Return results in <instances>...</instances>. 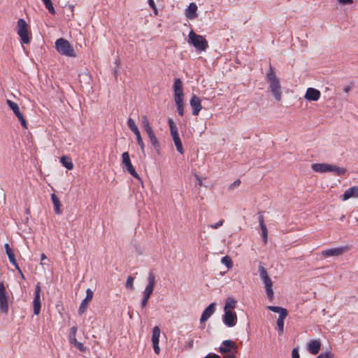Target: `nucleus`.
Wrapping results in <instances>:
<instances>
[{"mask_svg": "<svg viewBox=\"0 0 358 358\" xmlns=\"http://www.w3.org/2000/svg\"><path fill=\"white\" fill-rule=\"evenodd\" d=\"M266 78L269 85L268 89L273 96L277 101H280L282 98L281 86L280 80L275 75V69L271 64H269V69L266 73Z\"/></svg>", "mask_w": 358, "mask_h": 358, "instance_id": "f257e3e1", "label": "nucleus"}, {"mask_svg": "<svg viewBox=\"0 0 358 358\" xmlns=\"http://www.w3.org/2000/svg\"><path fill=\"white\" fill-rule=\"evenodd\" d=\"M174 101L176 105L177 111L180 116L184 115L183 107V87L182 80L180 78H176L173 83Z\"/></svg>", "mask_w": 358, "mask_h": 358, "instance_id": "f03ea898", "label": "nucleus"}, {"mask_svg": "<svg viewBox=\"0 0 358 358\" xmlns=\"http://www.w3.org/2000/svg\"><path fill=\"white\" fill-rule=\"evenodd\" d=\"M188 43L192 45L198 52H205L208 48V41L201 36L191 30L188 35Z\"/></svg>", "mask_w": 358, "mask_h": 358, "instance_id": "7ed1b4c3", "label": "nucleus"}, {"mask_svg": "<svg viewBox=\"0 0 358 358\" xmlns=\"http://www.w3.org/2000/svg\"><path fill=\"white\" fill-rule=\"evenodd\" d=\"M155 286V275L153 272L150 271L148 275V284L143 292V299L141 303L142 308L146 307L148 301L152 295Z\"/></svg>", "mask_w": 358, "mask_h": 358, "instance_id": "20e7f679", "label": "nucleus"}, {"mask_svg": "<svg viewBox=\"0 0 358 358\" xmlns=\"http://www.w3.org/2000/svg\"><path fill=\"white\" fill-rule=\"evenodd\" d=\"M267 308L273 313H279L276 324L278 334L281 335L284 331V320L288 315L287 310L280 306H268Z\"/></svg>", "mask_w": 358, "mask_h": 358, "instance_id": "39448f33", "label": "nucleus"}, {"mask_svg": "<svg viewBox=\"0 0 358 358\" xmlns=\"http://www.w3.org/2000/svg\"><path fill=\"white\" fill-rule=\"evenodd\" d=\"M55 47L57 50L62 55L68 57H75V51L70 43L63 38H60L55 42Z\"/></svg>", "mask_w": 358, "mask_h": 358, "instance_id": "423d86ee", "label": "nucleus"}, {"mask_svg": "<svg viewBox=\"0 0 358 358\" xmlns=\"http://www.w3.org/2000/svg\"><path fill=\"white\" fill-rule=\"evenodd\" d=\"M17 34L19 35L22 43L28 44L30 42V37L29 36L28 25L23 18H20L17 20Z\"/></svg>", "mask_w": 358, "mask_h": 358, "instance_id": "0eeeda50", "label": "nucleus"}, {"mask_svg": "<svg viewBox=\"0 0 358 358\" xmlns=\"http://www.w3.org/2000/svg\"><path fill=\"white\" fill-rule=\"evenodd\" d=\"M8 299L9 295L6 292L4 283L3 281L0 280V310L5 314L8 311Z\"/></svg>", "mask_w": 358, "mask_h": 358, "instance_id": "6e6552de", "label": "nucleus"}, {"mask_svg": "<svg viewBox=\"0 0 358 358\" xmlns=\"http://www.w3.org/2000/svg\"><path fill=\"white\" fill-rule=\"evenodd\" d=\"M349 247L347 245L341 246L338 248H329L327 250H324L321 252L320 255L323 258H327L329 257H338L343 255L344 252L348 251Z\"/></svg>", "mask_w": 358, "mask_h": 358, "instance_id": "1a4fd4ad", "label": "nucleus"}, {"mask_svg": "<svg viewBox=\"0 0 358 358\" xmlns=\"http://www.w3.org/2000/svg\"><path fill=\"white\" fill-rule=\"evenodd\" d=\"M127 125H128L129 128L130 129V130L131 131H133L134 134H135L137 143L139 145L142 152L144 153L145 152V144L143 141L140 131L138 130V127L136 126V124L135 123V121L132 118L129 117L127 120Z\"/></svg>", "mask_w": 358, "mask_h": 358, "instance_id": "9d476101", "label": "nucleus"}, {"mask_svg": "<svg viewBox=\"0 0 358 358\" xmlns=\"http://www.w3.org/2000/svg\"><path fill=\"white\" fill-rule=\"evenodd\" d=\"M122 164L126 167L127 171L135 178L141 180L139 175L136 173L133 166L128 152H124L122 155Z\"/></svg>", "mask_w": 358, "mask_h": 358, "instance_id": "9b49d317", "label": "nucleus"}, {"mask_svg": "<svg viewBox=\"0 0 358 358\" xmlns=\"http://www.w3.org/2000/svg\"><path fill=\"white\" fill-rule=\"evenodd\" d=\"M222 322L228 327H233L237 323L236 313L232 310L224 311L222 315Z\"/></svg>", "mask_w": 358, "mask_h": 358, "instance_id": "f8f14e48", "label": "nucleus"}, {"mask_svg": "<svg viewBox=\"0 0 358 358\" xmlns=\"http://www.w3.org/2000/svg\"><path fill=\"white\" fill-rule=\"evenodd\" d=\"M40 292L41 286L40 284L38 283L35 287L34 298L33 301L34 314L36 315H38L40 313L41 308Z\"/></svg>", "mask_w": 358, "mask_h": 358, "instance_id": "ddd939ff", "label": "nucleus"}, {"mask_svg": "<svg viewBox=\"0 0 358 358\" xmlns=\"http://www.w3.org/2000/svg\"><path fill=\"white\" fill-rule=\"evenodd\" d=\"M160 332L161 331L158 326H155L152 328V342L154 351L157 355H159L160 353V348L159 345Z\"/></svg>", "mask_w": 358, "mask_h": 358, "instance_id": "4468645a", "label": "nucleus"}, {"mask_svg": "<svg viewBox=\"0 0 358 358\" xmlns=\"http://www.w3.org/2000/svg\"><path fill=\"white\" fill-rule=\"evenodd\" d=\"M93 292L89 288L86 290V296L81 301L80 305L78 308V314L80 315H83L87 308L88 302L90 301L93 298Z\"/></svg>", "mask_w": 358, "mask_h": 358, "instance_id": "2eb2a0df", "label": "nucleus"}, {"mask_svg": "<svg viewBox=\"0 0 358 358\" xmlns=\"http://www.w3.org/2000/svg\"><path fill=\"white\" fill-rule=\"evenodd\" d=\"M189 104L192 108V115H197L202 109L201 100L196 95L193 94L189 101Z\"/></svg>", "mask_w": 358, "mask_h": 358, "instance_id": "dca6fc26", "label": "nucleus"}, {"mask_svg": "<svg viewBox=\"0 0 358 358\" xmlns=\"http://www.w3.org/2000/svg\"><path fill=\"white\" fill-rule=\"evenodd\" d=\"M320 92L313 87H308L304 95V99L308 101H317L320 98Z\"/></svg>", "mask_w": 358, "mask_h": 358, "instance_id": "f3484780", "label": "nucleus"}, {"mask_svg": "<svg viewBox=\"0 0 358 358\" xmlns=\"http://www.w3.org/2000/svg\"><path fill=\"white\" fill-rule=\"evenodd\" d=\"M234 349H237L236 344L231 340H225L219 348V352L221 353H227L231 351H234Z\"/></svg>", "mask_w": 358, "mask_h": 358, "instance_id": "a211bd4d", "label": "nucleus"}, {"mask_svg": "<svg viewBox=\"0 0 358 358\" xmlns=\"http://www.w3.org/2000/svg\"><path fill=\"white\" fill-rule=\"evenodd\" d=\"M4 249L10 264L15 266L17 271H20V268L19 267V265L15 260L13 250L10 248L8 243L4 244Z\"/></svg>", "mask_w": 358, "mask_h": 358, "instance_id": "6ab92c4d", "label": "nucleus"}, {"mask_svg": "<svg viewBox=\"0 0 358 358\" xmlns=\"http://www.w3.org/2000/svg\"><path fill=\"white\" fill-rule=\"evenodd\" d=\"M215 311V303H210L206 308V309L203 310V312L202 313L201 318H200V322H203L206 321L207 320H208L211 317V315H213Z\"/></svg>", "mask_w": 358, "mask_h": 358, "instance_id": "aec40b11", "label": "nucleus"}, {"mask_svg": "<svg viewBox=\"0 0 358 358\" xmlns=\"http://www.w3.org/2000/svg\"><path fill=\"white\" fill-rule=\"evenodd\" d=\"M331 165L325 163H315L311 165V168L317 173H327L331 172Z\"/></svg>", "mask_w": 358, "mask_h": 358, "instance_id": "412c9836", "label": "nucleus"}, {"mask_svg": "<svg viewBox=\"0 0 358 358\" xmlns=\"http://www.w3.org/2000/svg\"><path fill=\"white\" fill-rule=\"evenodd\" d=\"M358 197V186L355 185L347 189L342 196V199L346 201L350 198Z\"/></svg>", "mask_w": 358, "mask_h": 358, "instance_id": "4be33fe9", "label": "nucleus"}, {"mask_svg": "<svg viewBox=\"0 0 358 358\" xmlns=\"http://www.w3.org/2000/svg\"><path fill=\"white\" fill-rule=\"evenodd\" d=\"M197 6L195 3H190L185 10V16L190 20L194 19L197 16Z\"/></svg>", "mask_w": 358, "mask_h": 358, "instance_id": "5701e85b", "label": "nucleus"}, {"mask_svg": "<svg viewBox=\"0 0 358 358\" xmlns=\"http://www.w3.org/2000/svg\"><path fill=\"white\" fill-rule=\"evenodd\" d=\"M321 343L318 340H312L308 344V350L312 355H317L320 349Z\"/></svg>", "mask_w": 358, "mask_h": 358, "instance_id": "b1692460", "label": "nucleus"}, {"mask_svg": "<svg viewBox=\"0 0 358 358\" xmlns=\"http://www.w3.org/2000/svg\"><path fill=\"white\" fill-rule=\"evenodd\" d=\"M51 200H52V203L54 205V208H55V214L60 215L62 213V210H61L62 204H61V202L59 201V199L58 198V196L55 193H52L51 194Z\"/></svg>", "mask_w": 358, "mask_h": 358, "instance_id": "393cba45", "label": "nucleus"}, {"mask_svg": "<svg viewBox=\"0 0 358 358\" xmlns=\"http://www.w3.org/2000/svg\"><path fill=\"white\" fill-rule=\"evenodd\" d=\"M259 227L262 231V240L264 243L267 241V228L264 223V217L262 215H259L258 217Z\"/></svg>", "mask_w": 358, "mask_h": 358, "instance_id": "a878e982", "label": "nucleus"}, {"mask_svg": "<svg viewBox=\"0 0 358 358\" xmlns=\"http://www.w3.org/2000/svg\"><path fill=\"white\" fill-rule=\"evenodd\" d=\"M171 136L173 138L174 144H175V145L176 147L177 151L180 154H183L184 153V149H183L182 144V142L180 141V138L178 133V134H175L172 135Z\"/></svg>", "mask_w": 358, "mask_h": 358, "instance_id": "bb28decb", "label": "nucleus"}, {"mask_svg": "<svg viewBox=\"0 0 358 358\" xmlns=\"http://www.w3.org/2000/svg\"><path fill=\"white\" fill-rule=\"evenodd\" d=\"M148 137L150 138L151 144L155 148L156 151L157 152H159V151L160 150V143H159L157 138L156 137L154 131L150 133V134H148Z\"/></svg>", "mask_w": 358, "mask_h": 358, "instance_id": "cd10ccee", "label": "nucleus"}, {"mask_svg": "<svg viewBox=\"0 0 358 358\" xmlns=\"http://www.w3.org/2000/svg\"><path fill=\"white\" fill-rule=\"evenodd\" d=\"M237 301L233 297H228L226 299L224 311L231 310L236 306Z\"/></svg>", "mask_w": 358, "mask_h": 358, "instance_id": "c85d7f7f", "label": "nucleus"}, {"mask_svg": "<svg viewBox=\"0 0 358 358\" xmlns=\"http://www.w3.org/2000/svg\"><path fill=\"white\" fill-rule=\"evenodd\" d=\"M60 162L62 164V165L67 169V170H71L73 168V162L70 157L66 156H62L60 158Z\"/></svg>", "mask_w": 358, "mask_h": 358, "instance_id": "c756f323", "label": "nucleus"}, {"mask_svg": "<svg viewBox=\"0 0 358 358\" xmlns=\"http://www.w3.org/2000/svg\"><path fill=\"white\" fill-rule=\"evenodd\" d=\"M6 104L10 108V109L13 110V113L15 115H17V114L20 115V113L21 112L20 110L19 106H18V104L17 103L10 100V99H7L6 100Z\"/></svg>", "mask_w": 358, "mask_h": 358, "instance_id": "7c9ffc66", "label": "nucleus"}, {"mask_svg": "<svg viewBox=\"0 0 358 358\" xmlns=\"http://www.w3.org/2000/svg\"><path fill=\"white\" fill-rule=\"evenodd\" d=\"M142 127L148 134L153 132V130L150 124L149 120L145 115H143L142 117Z\"/></svg>", "mask_w": 358, "mask_h": 358, "instance_id": "2f4dec72", "label": "nucleus"}, {"mask_svg": "<svg viewBox=\"0 0 358 358\" xmlns=\"http://www.w3.org/2000/svg\"><path fill=\"white\" fill-rule=\"evenodd\" d=\"M347 170L343 167H339L336 165H331V172H334L336 176H341L345 174Z\"/></svg>", "mask_w": 358, "mask_h": 358, "instance_id": "473e14b6", "label": "nucleus"}, {"mask_svg": "<svg viewBox=\"0 0 358 358\" xmlns=\"http://www.w3.org/2000/svg\"><path fill=\"white\" fill-rule=\"evenodd\" d=\"M264 286L266 289V293L268 298L272 299L273 297V282L272 280L269 282H264Z\"/></svg>", "mask_w": 358, "mask_h": 358, "instance_id": "72a5a7b5", "label": "nucleus"}, {"mask_svg": "<svg viewBox=\"0 0 358 358\" xmlns=\"http://www.w3.org/2000/svg\"><path fill=\"white\" fill-rule=\"evenodd\" d=\"M77 331H78V328H77L76 325L72 327L70 329L69 340V343L71 344H72L73 343H74L77 341L76 337Z\"/></svg>", "mask_w": 358, "mask_h": 358, "instance_id": "f704fd0d", "label": "nucleus"}, {"mask_svg": "<svg viewBox=\"0 0 358 358\" xmlns=\"http://www.w3.org/2000/svg\"><path fill=\"white\" fill-rule=\"evenodd\" d=\"M221 262L225 265L227 268H230L233 266V262L230 257L224 256L222 258Z\"/></svg>", "mask_w": 358, "mask_h": 358, "instance_id": "c9c22d12", "label": "nucleus"}, {"mask_svg": "<svg viewBox=\"0 0 358 358\" xmlns=\"http://www.w3.org/2000/svg\"><path fill=\"white\" fill-rule=\"evenodd\" d=\"M42 1L45 4V8L48 10L50 13H51V14H55V8H54V6H53V5L52 3L51 0H42Z\"/></svg>", "mask_w": 358, "mask_h": 358, "instance_id": "e433bc0d", "label": "nucleus"}, {"mask_svg": "<svg viewBox=\"0 0 358 358\" xmlns=\"http://www.w3.org/2000/svg\"><path fill=\"white\" fill-rule=\"evenodd\" d=\"M169 124L170 127L171 134V136L178 134V128L176 125L174 124L173 121L171 119H169Z\"/></svg>", "mask_w": 358, "mask_h": 358, "instance_id": "4c0bfd02", "label": "nucleus"}, {"mask_svg": "<svg viewBox=\"0 0 358 358\" xmlns=\"http://www.w3.org/2000/svg\"><path fill=\"white\" fill-rule=\"evenodd\" d=\"M259 268V276H260L261 279L268 275V273H267L266 268H264L262 262H260L259 264V268Z\"/></svg>", "mask_w": 358, "mask_h": 358, "instance_id": "58836bf2", "label": "nucleus"}, {"mask_svg": "<svg viewBox=\"0 0 358 358\" xmlns=\"http://www.w3.org/2000/svg\"><path fill=\"white\" fill-rule=\"evenodd\" d=\"M134 278L131 275L128 276L126 280L125 287L126 288L129 289H134Z\"/></svg>", "mask_w": 358, "mask_h": 358, "instance_id": "ea45409f", "label": "nucleus"}, {"mask_svg": "<svg viewBox=\"0 0 358 358\" xmlns=\"http://www.w3.org/2000/svg\"><path fill=\"white\" fill-rule=\"evenodd\" d=\"M71 345H73L80 352H85L87 351V348L85 347L83 343L78 342V341L73 343Z\"/></svg>", "mask_w": 358, "mask_h": 358, "instance_id": "a19ab883", "label": "nucleus"}, {"mask_svg": "<svg viewBox=\"0 0 358 358\" xmlns=\"http://www.w3.org/2000/svg\"><path fill=\"white\" fill-rule=\"evenodd\" d=\"M17 119L19 120V121L21 123V125L22 127L24 128V129H27V121L25 120L23 115L22 113L19 114H17V115H15Z\"/></svg>", "mask_w": 358, "mask_h": 358, "instance_id": "79ce46f5", "label": "nucleus"}, {"mask_svg": "<svg viewBox=\"0 0 358 358\" xmlns=\"http://www.w3.org/2000/svg\"><path fill=\"white\" fill-rule=\"evenodd\" d=\"M317 358H334V355L330 351H326L320 353Z\"/></svg>", "mask_w": 358, "mask_h": 358, "instance_id": "37998d69", "label": "nucleus"}, {"mask_svg": "<svg viewBox=\"0 0 358 358\" xmlns=\"http://www.w3.org/2000/svg\"><path fill=\"white\" fill-rule=\"evenodd\" d=\"M241 180L240 179H237L234 182H232L229 187H228V189L229 190H232L234 189L235 187H237L240 185L241 184Z\"/></svg>", "mask_w": 358, "mask_h": 358, "instance_id": "c03bdc74", "label": "nucleus"}, {"mask_svg": "<svg viewBox=\"0 0 358 358\" xmlns=\"http://www.w3.org/2000/svg\"><path fill=\"white\" fill-rule=\"evenodd\" d=\"M148 4L149 6L152 8L154 13L155 15H157L158 13V10H157V8L156 7V5L154 2V0H148Z\"/></svg>", "mask_w": 358, "mask_h": 358, "instance_id": "a18cd8bd", "label": "nucleus"}, {"mask_svg": "<svg viewBox=\"0 0 358 358\" xmlns=\"http://www.w3.org/2000/svg\"><path fill=\"white\" fill-rule=\"evenodd\" d=\"M292 358H300L299 352V349L297 348H294L292 350Z\"/></svg>", "mask_w": 358, "mask_h": 358, "instance_id": "49530a36", "label": "nucleus"}, {"mask_svg": "<svg viewBox=\"0 0 358 358\" xmlns=\"http://www.w3.org/2000/svg\"><path fill=\"white\" fill-rule=\"evenodd\" d=\"M223 223H224V220H220L217 222H216L215 224H211L210 227L212 229H217L220 227L222 226Z\"/></svg>", "mask_w": 358, "mask_h": 358, "instance_id": "de8ad7c7", "label": "nucleus"}, {"mask_svg": "<svg viewBox=\"0 0 358 358\" xmlns=\"http://www.w3.org/2000/svg\"><path fill=\"white\" fill-rule=\"evenodd\" d=\"M338 1L343 5H348L353 3V0H338Z\"/></svg>", "mask_w": 358, "mask_h": 358, "instance_id": "09e8293b", "label": "nucleus"}, {"mask_svg": "<svg viewBox=\"0 0 358 358\" xmlns=\"http://www.w3.org/2000/svg\"><path fill=\"white\" fill-rule=\"evenodd\" d=\"M194 345V340L191 339L189 340L185 345L186 349H191L193 347Z\"/></svg>", "mask_w": 358, "mask_h": 358, "instance_id": "8fccbe9b", "label": "nucleus"}, {"mask_svg": "<svg viewBox=\"0 0 358 358\" xmlns=\"http://www.w3.org/2000/svg\"><path fill=\"white\" fill-rule=\"evenodd\" d=\"M236 352L237 349H234V351L227 352L229 354L227 358H235Z\"/></svg>", "mask_w": 358, "mask_h": 358, "instance_id": "3c124183", "label": "nucleus"}, {"mask_svg": "<svg viewBox=\"0 0 358 358\" xmlns=\"http://www.w3.org/2000/svg\"><path fill=\"white\" fill-rule=\"evenodd\" d=\"M261 280L264 282V283L271 280L268 274L266 276L262 278Z\"/></svg>", "mask_w": 358, "mask_h": 358, "instance_id": "603ef678", "label": "nucleus"}, {"mask_svg": "<svg viewBox=\"0 0 358 358\" xmlns=\"http://www.w3.org/2000/svg\"><path fill=\"white\" fill-rule=\"evenodd\" d=\"M115 64L117 65L116 68L113 70V74L114 76L116 77L117 76V67H118V64H119V61L117 60L115 62Z\"/></svg>", "mask_w": 358, "mask_h": 358, "instance_id": "864d4df0", "label": "nucleus"}, {"mask_svg": "<svg viewBox=\"0 0 358 358\" xmlns=\"http://www.w3.org/2000/svg\"><path fill=\"white\" fill-rule=\"evenodd\" d=\"M47 259L46 255H45L44 253H42V254L41 255V261H43V260H45V259Z\"/></svg>", "mask_w": 358, "mask_h": 358, "instance_id": "5fc2aeb1", "label": "nucleus"}, {"mask_svg": "<svg viewBox=\"0 0 358 358\" xmlns=\"http://www.w3.org/2000/svg\"><path fill=\"white\" fill-rule=\"evenodd\" d=\"M18 273L20 274V276L21 278L23 279V280H25V277H24V275L23 274L22 270L20 269V271H18Z\"/></svg>", "mask_w": 358, "mask_h": 358, "instance_id": "6e6d98bb", "label": "nucleus"}, {"mask_svg": "<svg viewBox=\"0 0 358 358\" xmlns=\"http://www.w3.org/2000/svg\"><path fill=\"white\" fill-rule=\"evenodd\" d=\"M25 213H26L27 215H29V214H30V209H29V208H27V209L25 210Z\"/></svg>", "mask_w": 358, "mask_h": 358, "instance_id": "4d7b16f0", "label": "nucleus"}, {"mask_svg": "<svg viewBox=\"0 0 358 358\" xmlns=\"http://www.w3.org/2000/svg\"><path fill=\"white\" fill-rule=\"evenodd\" d=\"M29 217H28V216H27V217H25V219H24V222H25L26 224H27V223H28V222H29Z\"/></svg>", "mask_w": 358, "mask_h": 358, "instance_id": "13d9d810", "label": "nucleus"}, {"mask_svg": "<svg viewBox=\"0 0 358 358\" xmlns=\"http://www.w3.org/2000/svg\"><path fill=\"white\" fill-rule=\"evenodd\" d=\"M197 179L199 180V185H201V183H202L201 180L199 178H197Z\"/></svg>", "mask_w": 358, "mask_h": 358, "instance_id": "bf43d9fd", "label": "nucleus"}, {"mask_svg": "<svg viewBox=\"0 0 358 358\" xmlns=\"http://www.w3.org/2000/svg\"><path fill=\"white\" fill-rule=\"evenodd\" d=\"M349 90H350L349 87L345 88V92H348Z\"/></svg>", "mask_w": 358, "mask_h": 358, "instance_id": "052dcab7", "label": "nucleus"}, {"mask_svg": "<svg viewBox=\"0 0 358 358\" xmlns=\"http://www.w3.org/2000/svg\"><path fill=\"white\" fill-rule=\"evenodd\" d=\"M344 218H345V216H344V215H342V216L340 217V220H341V221H343Z\"/></svg>", "mask_w": 358, "mask_h": 358, "instance_id": "680f3d73", "label": "nucleus"}]
</instances>
